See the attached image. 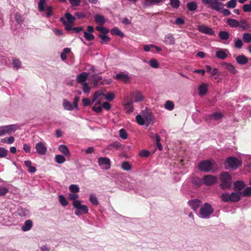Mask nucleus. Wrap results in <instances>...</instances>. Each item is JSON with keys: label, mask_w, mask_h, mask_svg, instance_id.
Here are the masks:
<instances>
[{"label": "nucleus", "mask_w": 251, "mask_h": 251, "mask_svg": "<svg viewBox=\"0 0 251 251\" xmlns=\"http://www.w3.org/2000/svg\"><path fill=\"white\" fill-rule=\"evenodd\" d=\"M201 2L204 4H209L212 9L221 12L224 16H228L231 14L228 9H223L224 3L217 0H202Z\"/></svg>", "instance_id": "1"}, {"label": "nucleus", "mask_w": 251, "mask_h": 251, "mask_svg": "<svg viewBox=\"0 0 251 251\" xmlns=\"http://www.w3.org/2000/svg\"><path fill=\"white\" fill-rule=\"evenodd\" d=\"M220 181V187L223 190L228 189L230 188L232 184V177L227 172H222L219 175Z\"/></svg>", "instance_id": "2"}, {"label": "nucleus", "mask_w": 251, "mask_h": 251, "mask_svg": "<svg viewBox=\"0 0 251 251\" xmlns=\"http://www.w3.org/2000/svg\"><path fill=\"white\" fill-rule=\"evenodd\" d=\"M241 192H232L230 194L228 193H223L221 198L222 200L226 202H236L239 201L241 199Z\"/></svg>", "instance_id": "3"}, {"label": "nucleus", "mask_w": 251, "mask_h": 251, "mask_svg": "<svg viewBox=\"0 0 251 251\" xmlns=\"http://www.w3.org/2000/svg\"><path fill=\"white\" fill-rule=\"evenodd\" d=\"M213 167V161L210 160H202L198 165V168L201 172L205 173L214 172Z\"/></svg>", "instance_id": "4"}, {"label": "nucleus", "mask_w": 251, "mask_h": 251, "mask_svg": "<svg viewBox=\"0 0 251 251\" xmlns=\"http://www.w3.org/2000/svg\"><path fill=\"white\" fill-rule=\"evenodd\" d=\"M73 206L76 209L75 214L79 216L82 214H87L88 212V208L85 205H82L79 201H74Z\"/></svg>", "instance_id": "5"}, {"label": "nucleus", "mask_w": 251, "mask_h": 251, "mask_svg": "<svg viewBox=\"0 0 251 251\" xmlns=\"http://www.w3.org/2000/svg\"><path fill=\"white\" fill-rule=\"evenodd\" d=\"M225 163L227 164L228 166L232 168L233 170H235L239 167L241 166L242 164L241 160L236 158L235 157L230 156L226 158Z\"/></svg>", "instance_id": "6"}, {"label": "nucleus", "mask_w": 251, "mask_h": 251, "mask_svg": "<svg viewBox=\"0 0 251 251\" xmlns=\"http://www.w3.org/2000/svg\"><path fill=\"white\" fill-rule=\"evenodd\" d=\"M213 212L211 205L208 203L204 204L200 209V214L202 218H208Z\"/></svg>", "instance_id": "7"}, {"label": "nucleus", "mask_w": 251, "mask_h": 251, "mask_svg": "<svg viewBox=\"0 0 251 251\" xmlns=\"http://www.w3.org/2000/svg\"><path fill=\"white\" fill-rule=\"evenodd\" d=\"M98 163L102 169L107 170L111 168V162L110 159L107 157H99L98 158Z\"/></svg>", "instance_id": "8"}, {"label": "nucleus", "mask_w": 251, "mask_h": 251, "mask_svg": "<svg viewBox=\"0 0 251 251\" xmlns=\"http://www.w3.org/2000/svg\"><path fill=\"white\" fill-rule=\"evenodd\" d=\"M217 177L211 175H205L202 178V183L207 186L214 185L217 182Z\"/></svg>", "instance_id": "9"}, {"label": "nucleus", "mask_w": 251, "mask_h": 251, "mask_svg": "<svg viewBox=\"0 0 251 251\" xmlns=\"http://www.w3.org/2000/svg\"><path fill=\"white\" fill-rule=\"evenodd\" d=\"M198 29L200 32L209 35H213L215 34V32L212 28L205 25H199Z\"/></svg>", "instance_id": "10"}, {"label": "nucleus", "mask_w": 251, "mask_h": 251, "mask_svg": "<svg viewBox=\"0 0 251 251\" xmlns=\"http://www.w3.org/2000/svg\"><path fill=\"white\" fill-rule=\"evenodd\" d=\"M133 101L132 100H128L127 98L124 100V109L126 113L129 114L133 112Z\"/></svg>", "instance_id": "11"}, {"label": "nucleus", "mask_w": 251, "mask_h": 251, "mask_svg": "<svg viewBox=\"0 0 251 251\" xmlns=\"http://www.w3.org/2000/svg\"><path fill=\"white\" fill-rule=\"evenodd\" d=\"M35 149L37 152L40 155H44L47 151V148L43 142H39L35 145Z\"/></svg>", "instance_id": "12"}, {"label": "nucleus", "mask_w": 251, "mask_h": 251, "mask_svg": "<svg viewBox=\"0 0 251 251\" xmlns=\"http://www.w3.org/2000/svg\"><path fill=\"white\" fill-rule=\"evenodd\" d=\"M153 117L151 115H150L148 117L146 118V121L148 123H150L152 120ZM136 120L137 123L140 125H144L145 123V120L140 115H138L136 117Z\"/></svg>", "instance_id": "13"}, {"label": "nucleus", "mask_w": 251, "mask_h": 251, "mask_svg": "<svg viewBox=\"0 0 251 251\" xmlns=\"http://www.w3.org/2000/svg\"><path fill=\"white\" fill-rule=\"evenodd\" d=\"M114 78L122 81L125 83H127L130 80V77L126 74H123L122 73L117 74L114 77Z\"/></svg>", "instance_id": "14"}, {"label": "nucleus", "mask_w": 251, "mask_h": 251, "mask_svg": "<svg viewBox=\"0 0 251 251\" xmlns=\"http://www.w3.org/2000/svg\"><path fill=\"white\" fill-rule=\"evenodd\" d=\"M163 41L166 44L169 45H174L175 44V39L171 33L166 34Z\"/></svg>", "instance_id": "15"}, {"label": "nucleus", "mask_w": 251, "mask_h": 251, "mask_svg": "<svg viewBox=\"0 0 251 251\" xmlns=\"http://www.w3.org/2000/svg\"><path fill=\"white\" fill-rule=\"evenodd\" d=\"M18 128L17 125H11L7 126L2 127L4 134L6 133L10 134L12 132H15Z\"/></svg>", "instance_id": "16"}, {"label": "nucleus", "mask_w": 251, "mask_h": 251, "mask_svg": "<svg viewBox=\"0 0 251 251\" xmlns=\"http://www.w3.org/2000/svg\"><path fill=\"white\" fill-rule=\"evenodd\" d=\"M133 98H134V101L135 102L141 101L144 100V97L142 93L140 91H136L131 94Z\"/></svg>", "instance_id": "17"}, {"label": "nucleus", "mask_w": 251, "mask_h": 251, "mask_svg": "<svg viewBox=\"0 0 251 251\" xmlns=\"http://www.w3.org/2000/svg\"><path fill=\"white\" fill-rule=\"evenodd\" d=\"M245 187V183L241 180L236 181L234 183V189L236 191H240Z\"/></svg>", "instance_id": "18"}, {"label": "nucleus", "mask_w": 251, "mask_h": 251, "mask_svg": "<svg viewBox=\"0 0 251 251\" xmlns=\"http://www.w3.org/2000/svg\"><path fill=\"white\" fill-rule=\"evenodd\" d=\"M189 204L192 209L196 211L197 210L201 203V201L198 199H194L189 201Z\"/></svg>", "instance_id": "19"}, {"label": "nucleus", "mask_w": 251, "mask_h": 251, "mask_svg": "<svg viewBox=\"0 0 251 251\" xmlns=\"http://www.w3.org/2000/svg\"><path fill=\"white\" fill-rule=\"evenodd\" d=\"M236 60L237 63L241 65H244L248 63V59L244 55H240L236 57Z\"/></svg>", "instance_id": "20"}, {"label": "nucleus", "mask_w": 251, "mask_h": 251, "mask_svg": "<svg viewBox=\"0 0 251 251\" xmlns=\"http://www.w3.org/2000/svg\"><path fill=\"white\" fill-rule=\"evenodd\" d=\"M88 75L89 74L86 72H83L78 75L77 77V81L78 83H81L84 82L88 76Z\"/></svg>", "instance_id": "21"}, {"label": "nucleus", "mask_w": 251, "mask_h": 251, "mask_svg": "<svg viewBox=\"0 0 251 251\" xmlns=\"http://www.w3.org/2000/svg\"><path fill=\"white\" fill-rule=\"evenodd\" d=\"M58 150L66 156H69L70 155L69 149L66 145H60L58 147Z\"/></svg>", "instance_id": "22"}, {"label": "nucleus", "mask_w": 251, "mask_h": 251, "mask_svg": "<svg viewBox=\"0 0 251 251\" xmlns=\"http://www.w3.org/2000/svg\"><path fill=\"white\" fill-rule=\"evenodd\" d=\"M89 78L90 80L94 81L95 85H97L102 79V77L97 74L89 75Z\"/></svg>", "instance_id": "23"}, {"label": "nucleus", "mask_w": 251, "mask_h": 251, "mask_svg": "<svg viewBox=\"0 0 251 251\" xmlns=\"http://www.w3.org/2000/svg\"><path fill=\"white\" fill-rule=\"evenodd\" d=\"M199 94L200 96H204L207 92V86L206 84L203 83L198 87Z\"/></svg>", "instance_id": "24"}, {"label": "nucleus", "mask_w": 251, "mask_h": 251, "mask_svg": "<svg viewBox=\"0 0 251 251\" xmlns=\"http://www.w3.org/2000/svg\"><path fill=\"white\" fill-rule=\"evenodd\" d=\"M68 24L70 25H73L75 20V18L70 13H66L65 14V17H64Z\"/></svg>", "instance_id": "25"}, {"label": "nucleus", "mask_w": 251, "mask_h": 251, "mask_svg": "<svg viewBox=\"0 0 251 251\" xmlns=\"http://www.w3.org/2000/svg\"><path fill=\"white\" fill-rule=\"evenodd\" d=\"M223 117V115L220 112H214L211 115H209L206 118V120L213 118L215 120H218Z\"/></svg>", "instance_id": "26"}, {"label": "nucleus", "mask_w": 251, "mask_h": 251, "mask_svg": "<svg viewBox=\"0 0 251 251\" xmlns=\"http://www.w3.org/2000/svg\"><path fill=\"white\" fill-rule=\"evenodd\" d=\"M32 225V221L28 220L25 222L24 225L22 227V229L24 231H28L31 228Z\"/></svg>", "instance_id": "27"}, {"label": "nucleus", "mask_w": 251, "mask_h": 251, "mask_svg": "<svg viewBox=\"0 0 251 251\" xmlns=\"http://www.w3.org/2000/svg\"><path fill=\"white\" fill-rule=\"evenodd\" d=\"M228 25L231 27H237L240 26L239 22L233 19H228L227 20Z\"/></svg>", "instance_id": "28"}, {"label": "nucleus", "mask_w": 251, "mask_h": 251, "mask_svg": "<svg viewBox=\"0 0 251 251\" xmlns=\"http://www.w3.org/2000/svg\"><path fill=\"white\" fill-rule=\"evenodd\" d=\"M95 21L96 23L100 25H103L105 22L104 17L100 14H96L95 16Z\"/></svg>", "instance_id": "29"}, {"label": "nucleus", "mask_w": 251, "mask_h": 251, "mask_svg": "<svg viewBox=\"0 0 251 251\" xmlns=\"http://www.w3.org/2000/svg\"><path fill=\"white\" fill-rule=\"evenodd\" d=\"M63 106L64 109L67 110L71 111L74 109V107L72 103L66 99L63 100Z\"/></svg>", "instance_id": "30"}, {"label": "nucleus", "mask_w": 251, "mask_h": 251, "mask_svg": "<svg viewBox=\"0 0 251 251\" xmlns=\"http://www.w3.org/2000/svg\"><path fill=\"white\" fill-rule=\"evenodd\" d=\"M223 65L225 66V68L226 69L232 74H235L236 73L237 70H235L234 67L232 64L227 63H224Z\"/></svg>", "instance_id": "31"}, {"label": "nucleus", "mask_w": 251, "mask_h": 251, "mask_svg": "<svg viewBox=\"0 0 251 251\" xmlns=\"http://www.w3.org/2000/svg\"><path fill=\"white\" fill-rule=\"evenodd\" d=\"M110 32L112 35H117L122 38L124 37V34L118 27H114L111 30Z\"/></svg>", "instance_id": "32"}, {"label": "nucleus", "mask_w": 251, "mask_h": 251, "mask_svg": "<svg viewBox=\"0 0 251 251\" xmlns=\"http://www.w3.org/2000/svg\"><path fill=\"white\" fill-rule=\"evenodd\" d=\"M187 7L188 9L190 11H193L196 10L198 8V5L196 2L194 1H191L187 3Z\"/></svg>", "instance_id": "33"}, {"label": "nucleus", "mask_w": 251, "mask_h": 251, "mask_svg": "<svg viewBox=\"0 0 251 251\" xmlns=\"http://www.w3.org/2000/svg\"><path fill=\"white\" fill-rule=\"evenodd\" d=\"M218 35L220 39L223 40H226L229 37V33L226 31H222L219 32Z\"/></svg>", "instance_id": "34"}, {"label": "nucleus", "mask_w": 251, "mask_h": 251, "mask_svg": "<svg viewBox=\"0 0 251 251\" xmlns=\"http://www.w3.org/2000/svg\"><path fill=\"white\" fill-rule=\"evenodd\" d=\"M122 145L119 142H114L109 145L107 147V149L109 150H112L113 149L118 150L121 148Z\"/></svg>", "instance_id": "35"}, {"label": "nucleus", "mask_w": 251, "mask_h": 251, "mask_svg": "<svg viewBox=\"0 0 251 251\" xmlns=\"http://www.w3.org/2000/svg\"><path fill=\"white\" fill-rule=\"evenodd\" d=\"M239 22L240 26L242 30H246L250 28L249 24L247 23V21L245 19L241 20Z\"/></svg>", "instance_id": "36"}, {"label": "nucleus", "mask_w": 251, "mask_h": 251, "mask_svg": "<svg viewBox=\"0 0 251 251\" xmlns=\"http://www.w3.org/2000/svg\"><path fill=\"white\" fill-rule=\"evenodd\" d=\"M60 21L65 26V28H66V30L70 31V30H72V28H73V27H72L73 25H69L70 24H68V22H66V21L64 18L61 17L60 18Z\"/></svg>", "instance_id": "37"}, {"label": "nucleus", "mask_w": 251, "mask_h": 251, "mask_svg": "<svg viewBox=\"0 0 251 251\" xmlns=\"http://www.w3.org/2000/svg\"><path fill=\"white\" fill-rule=\"evenodd\" d=\"M121 168L125 171H129L131 169V166L128 162L124 161L122 164Z\"/></svg>", "instance_id": "38"}, {"label": "nucleus", "mask_w": 251, "mask_h": 251, "mask_svg": "<svg viewBox=\"0 0 251 251\" xmlns=\"http://www.w3.org/2000/svg\"><path fill=\"white\" fill-rule=\"evenodd\" d=\"M55 160L58 164H62L65 162L66 159L64 156L58 154L55 155Z\"/></svg>", "instance_id": "39"}, {"label": "nucleus", "mask_w": 251, "mask_h": 251, "mask_svg": "<svg viewBox=\"0 0 251 251\" xmlns=\"http://www.w3.org/2000/svg\"><path fill=\"white\" fill-rule=\"evenodd\" d=\"M216 56L218 58L221 59H225L227 57L226 53L222 50L217 51L216 53Z\"/></svg>", "instance_id": "40"}, {"label": "nucleus", "mask_w": 251, "mask_h": 251, "mask_svg": "<svg viewBox=\"0 0 251 251\" xmlns=\"http://www.w3.org/2000/svg\"><path fill=\"white\" fill-rule=\"evenodd\" d=\"M163 0H145L144 4L147 6H150L154 4H157L161 2Z\"/></svg>", "instance_id": "41"}, {"label": "nucleus", "mask_w": 251, "mask_h": 251, "mask_svg": "<svg viewBox=\"0 0 251 251\" xmlns=\"http://www.w3.org/2000/svg\"><path fill=\"white\" fill-rule=\"evenodd\" d=\"M47 0H40L38 2V9L40 11H44L45 10V5L46 4Z\"/></svg>", "instance_id": "42"}, {"label": "nucleus", "mask_w": 251, "mask_h": 251, "mask_svg": "<svg viewBox=\"0 0 251 251\" xmlns=\"http://www.w3.org/2000/svg\"><path fill=\"white\" fill-rule=\"evenodd\" d=\"M243 40L246 43L251 42V34L249 33H245L243 34Z\"/></svg>", "instance_id": "43"}, {"label": "nucleus", "mask_w": 251, "mask_h": 251, "mask_svg": "<svg viewBox=\"0 0 251 251\" xmlns=\"http://www.w3.org/2000/svg\"><path fill=\"white\" fill-rule=\"evenodd\" d=\"M165 108L168 110H172L174 108V103L170 100H167L165 104Z\"/></svg>", "instance_id": "44"}, {"label": "nucleus", "mask_w": 251, "mask_h": 251, "mask_svg": "<svg viewBox=\"0 0 251 251\" xmlns=\"http://www.w3.org/2000/svg\"><path fill=\"white\" fill-rule=\"evenodd\" d=\"M69 190L73 193H76L79 192V188L77 185L72 184L69 186Z\"/></svg>", "instance_id": "45"}, {"label": "nucleus", "mask_w": 251, "mask_h": 251, "mask_svg": "<svg viewBox=\"0 0 251 251\" xmlns=\"http://www.w3.org/2000/svg\"><path fill=\"white\" fill-rule=\"evenodd\" d=\"M99 37L101 39V41L100 42L101 44L107 43L110 40V38L105 34H100Z\"/></svg>", "instance_id": "46"}, {"label": "nucleus", "mask_w": 251, "mask_h": 251, "mask_svg": "<svg viewBox=\"0 0 251 251\" xmlns=\"http://www.w3.org/2000/svg\"><path fill=\"white\" fill-rule=\"evenodd\" d=\"M236 0H230L226 3V6L228 8H234L236 7Z\"/></svg>", "instance_id": "47"}, {"label": "nucleus", "mask_w": 251, "mask_h": 251, "mask_svg": "<svg viewBox=\"0 0 251 251\" xmlns=\"http://www.w3.org/2000/svg\"><path fill=\"white\" fill-rule=\"evenodd\" d=\"M89 201L95 205H98L99 201L96 196L94 194H91L90 196Z\"/></svg>", "instance_id": "48"}, {"label": "nucleus", "mask_w": 251, "mask_h": 251, "mask_svg": "<svg viewBox=\"0 0 251 251\" xmlns=\"http://www.w3.org/2000/svg\"><path fill=\"white\" fill-rule=\"evenodd\" d=\"M180 4L179 0H170V4L174 8L177 9L179 7Z\"/></svg>", "instance_id": "49"}, {"label": "nucleus", "mask_w": 251, "mask_h": 251, "mask_svg": "<svg viewBox=\"0 0 251 251\" xmlns=\"http://www.w3.org/2000/svg\"><path fill=\"white\" fill-rule=\"evenodd\" d=\"M59 201L60 204L63 206H66L68 204V201L66 200V199L64 197V196L62 195L59 196Z\"/></svg>", "instance_id": "50"}, {"label": "nucleus", "mask_w": 251, "mask_h": 251, "mask_svg": "<svg viewBox=\"0 0 251 251\" xmlns=\"http://www.w3.org/2000/svg\"><path fill=\"white\" fill-rule=\"evenodd\" d=\"M84 36L87 41H92L95 39V36L92 34L87 32V31L84 32Z\"/></svg>", "instance_id": "51"}, {"label": "nucleus", "mask_w": 251, "mask_h": 251, "mask_svg": "<svg viewBox=\"0 0 251 251\" xmlns=\"http://www.w3.org/2000/svg\"><path fill=\"white\" fill-rule=\"evenodd\" d=\"M96 29L101 32L102 34H106L109 32V30L103 26H98L96 27Z\"/></svg>", "instance_id": "52"}, {"label": "nucleus", "mask_w": 251, "mask_h": 251, "mask_svg": "<svg viewBox=\"0 0 251 251\" xmlns=\"http://www.w3.org/2000/svg\"><path fill=\"white\" fill-rule=\"evenodd\" d=\"M149 64L153 68H158L159 67V64L157 61L154 58H152L150 61Z\"/></svg>", "instance_id": "53"}, {"label": "nucleus", "mask_w": 251, "mask_h": 251, "mask_svg": "<svg viewBox=\"0 0 251 251\" xmlns=\"http://www.w3.org/2000/svg\"><path fill=\"white\" fill-rule=\"evenodd\" d=\"M245 197H249L251 196V187H248L241 193V195Z\"/></svg>", "instance_id": "54"}, {"label": "nucleus", "mask_w": 251, "mask_h": 251, "mask_svg": "<svg viewBox=\"0 0 251 251\" xmlns=\"http://www.w3.org/2000/svg\"><path fill=\"white\" fill-rule=\"evenodd\" d=\"M99 103H100V100L97 102V103L92 108V110L97 113H100L102 111V107L101 106H97V104Z\"/></svg>", "instance_id": "55"}, {"label": "nucleus", "mask_w": 251, "mask_h": 251, "mask_svg": "<svg viewBox=\"0 0 251 251\" xmlns=\"http://www.w3.org/2000/svg\"><path fill=\"white\" fill-rule=\"evenodd\" d=\"M47 12H46V17L47 18H49L51 17L53 15V7L51 6H48L47 7L46 9Z\"/></svg>", "instance_id": "56"}, {"label": "nucleus", "mask_w": 251, "mask_h": 251, "mask_svg": "<svg viewBox=\"0 0 251 251\" xmlns=\"http://www.w3.org/2000/svg\"><path fill=\"white\" fill-rule=\"evenodd\" d=\"M243 45V42L241 39H237L235 41L234 47L237 49H240L242 47Z\"/></svg>", "instance_id": "57"}, {"label": "nucleus", "mask_w": 251, "mask_h": 251, "mask_svg": "<svg viewBox=\"0 0 251 251\" xmlns=\"http://www.w3.org/2000/svg\"><path fill=\"white\" fill-rule=\"evenodd\" d=\"M120 136L123 139H126L127 137V134L125 129H121L119 131Z\"/></svg>", "instance_id": "58"}, {"label": "nucleus", "mask_w": 251, "mask_h": 251, "mask_svg": "<svg viewBox=\"0 0 251 251\" xmlns=\"http://www.w3.org/2000/svg\"><path fill=\"white\" fill-rule=\"evenodd\" d=\"M78 198V195L74 193H70L68 195V199L70 200L74 201H77V199Z\"/></svg>", "instance_id": "59"}, {"label": "nucleus", "mask_w": 251, "mask_h": 251, "mask_svg": "<svg viewBox=\"0 0 251 251\" xmlns=\"http://www.w3.org/2000/svg\"><path fill=\"white\" fill-rule=\"evenodd\" d=\"M8 151L4 148H0V158L5 157L7 156Z\"/></svg>", "instance_id": "60"}, {"label": "nucleus", "mask_w": 251, "mask_h": 251, "mask_svg": "<svg viewBox=\"0 0 251 251\" xmlns=\"http://www.w3.org/2000/svg\"><path fill=\"white\" fill-rule=\"evenodd\" d=\"M8 192V189L4 187L0 186V196H5Z\"/></svg>", "instance_id": "61"}, {"label": "nucleus", "mask_w": 251, "mask_h": 251, "mask_svg": "<svg viewBox=\"0 0 251 251\" xmlns=\"http://www.w3.org/2000/svg\"><path fill=\"white\" fill-rule=\"evenodd\" d=\"M13 64L14 66L17 69L21 68V62L19 59L14 58L13 60Z\"/></svg>", "instance_id": "62"}, {"label": "nucleus", "mask_w": 251, "mask_h": 251, "mask_svg": "<svg viewBox=\"0 0 251 251\" xmlns=\"http://www.w3.org/2000/svg\"><path fill=\"white\" fill-rule=\"evenodd\" d=\"M104 95L101 91H96L93 97V101H96L100 96Z\"/></svg>", "instance_id": "63"}, {"label": "nucleus", "mask_w": 251, "mask_h": 251, "mask_svg": "<svg viewBox=\"0 0 251 251\" xmlns=\"http://www.w3.org/2000/svg\"><path fill=\"white\" fill-rule=\"evenodd\" d=\"M114 95L112 92H109L106 95H105V98L107 100L110 101L114 99Z\"/></svg>", "instance_id": "64"}]
</instances>
